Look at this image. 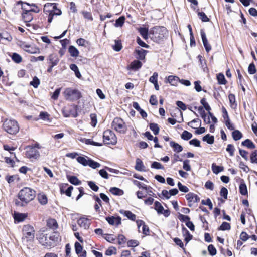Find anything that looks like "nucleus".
Wrapping results in <instances>:
<instances>
[{"label":"nucleus","instance_id":"1","mask_svg":"<svg viewBox=\"0 0 257 257\" xmlns=\"http://www.w3.org/2000/svg\"><path fill=\"white\" fill-rule=\"evenodd\" d=\"M35 196L36 192L34 190L29 187H24L18 193V197L19 200H15V204L19 207L26 206Z\"/></svg>","mask_w":257,"mask_h":257},{"label":"nucleus","instance_id":"2","mask_svg":"<svg viewBox=\"0 0 257 257\" xmlns=\"http://www.w3.org/2000/svg\"><path fill=\"white\" fill-rule=\"evenodd\" d=\"M38 239L44 247L51 248L54 247L58 241V235L56 234L48 235L45 233L40 234Z\"/></svg>","mask_w":257,"mask_h":257},{"label":"nucleus","instance_id":"3","mask_svg":"<svg viewBox=\"0 0 257 257\" xmlns=\"http://www.w3.org/2000/svg\"><path fill=\"white\" fill-rule=\"evenodd\" d=\"M57 4L47 3L44 6V12L48 15V22L50 23L52 22L54 15L59 16L61 14V11L57 8Z\"/></svg>","mask_w":257,"mask_h":257},{"label":"nucleus","instance_id":"4","mask_svg":"<svg viewBox=\"0 0 257 257\" xmlns=\"http://www.w3.org/2000/svg\"><path fill=\"white\" fill-rule=\"evenodd\" d=\"M4 130L11 135L16 134L19 131L18 122L15 120L6 119L3 124Z\"/></svg>","mask_w":257,"mask_h":257},{"label":"nucleus","instance_id":"5","mask_svg":"<svg viewBox=\"0 0 257 257\" xmlns=\"http://www.w3.org/2000/svg\"><path fill=\"white\" fill-rule=\"evenodd\" d=\"M152 39L157 43H160L165 37L167 30L164 27H155L153 28Z\"/></svg>","mask_w":257,"mask_h":257},{"label":"nucleus","instance_id":"6","mask_svg":"<svg viewBox=\"0 0 257 257\" xmlns=\"http://www.w3.org/2000/svg\"><path fill=\"white\" fill-rule=\"evenodd\" d=\"M23 239H26L27 241H31L35 237V230L33 226L30 225H24L22 229Z\"/></svg>","mask_w":257,"mask_h":257},{"label":"nucleus","instance_id":"7","mask_svg":"<svg viewBox=\"0 0 257 257\" xmlns=\"http://www.w3.org/2000/svg\"><path fill=\"white\" fill-rule=\"evenodd\" d=\"M64 96L67 100H78L81 97L80 92L77 89L71 88H66L64 92Z\"/></svg>","mask_w":257,"mask_h":257},{"label":"nucleus","instance_id":"8","mask_svg":"<svg viewBox=\"0 0 257 257\" xmlns=\"http://www.w3.org/2000/svg\"><path fill=\"white\" fill-rule=\"evenodd\" d=\"M112 127L115 131L120 133H125L126 131V126L123 120L118 117L114 119L112 123Z\"/></svg>","mask_w":257,"mask_h":257},{"label":"nucleus","instance_id":"9","mask_svg":"<svg viewBox=\"0 0 257 257\" xmlns=\"http://www.w3.org/2000/svg\"><path fill=\"white\" fill-rule=\"evenodd\" d=\"M103 138L104 143L106 144L115 145L117 143L115 135L110 130L104 132Z\"/></svg>","mask_w":257,"mask_h":257},{"label":"nucleus","instance_id":"10","mask_svg":"<svg viewBox=\"0 0 257 257\" xmlns=\"http://www.w3.org/2000/svg\"><path fill=\"white\" fill-rule=\"evenodd\" d=\"M26 156L27 158L30 159H37L39 158L40 153L39 151L36 149L35 147L28 146L27 147Z\"/></svg>","mask_w":257,"mask_h":257},{"label":"nucleus","instance_id":"11","mask_svg":"<svg viewBox=\"0 0 257 257\" xmlns=\"http://www.w3.org/2000/svg\"><path fill=\"white\" fill-rule=\"evenodd\" d=\"M22 9H23V11L30 13H38L40 11L39 9L34 4L30 5L27 3H24L22 4Z\"/></svg>","mask_w":257,"mask_h":257},{"label":"nucleus","instance_id":"12","mask_svg":"<svg viewBox=\"0 0 257 257\" xmlns=\"http://www.w3.org/2000/svg\"><path fill=\"white\" fill-rule=\"evenodd\" d=\"M186 198L188 201V206L192 207L193 203L200 201V198L195 194L190 192L186 195Z\"/></svg>","mask_w":257,"mask_h":257},{"label":"nucleus","instance_id":"13","mask_svg":"<svg viewBox=\"0 0 257 257\" xmlns=\"http://www.w3.org/2000/svg\"><path fill=\"white\" fill-rule=\"evenodd\" d=\"M59 60L58 55L54 53L50 54L47 59L48 64L53 66L57 65Z\"/></svg>","mask_w":257,"mask_h":257},{"label":"nucleus","instance_id":"14","mask_svg":"<svg viewBox=\"0 0 257 257\" xmlns=\"http://www.w3.org/2000/svg\"><path fill=\"white\" fill-rule=\"evenodd\" d=\"M201 36L202 40L203 42V45L207 52H209L211 50V46L208 42V40L206 38V34L203 30H201Z\"/></svg>","mask_w":257,"mask_h":257},{"label":"nucleus","instance_id":"15","mask_svg":"<svg viewBox=\"0 0 257 257\" xmlns=\"http://www.w3.org/2000/svg\"><path fill=\"white\" fill-rule=\"evenodd\" d=\"M78 224L81 227L85 229H88L90 225L89 219L85 217H81L78 220Z\"/></svg>","mask_w":257,"mask_h":257},{"label":"nucleus","instance_id":"16","mask_svg":"<svg viewBox=\"0 0 257 257\" xmlns=\"http://www.w3.org/2000/svg\"><path fill=\"white\" fill-rule=\"evenodd\" d=\"M106 220L108 222V223L110 225H118L121 224V219L120 217H114V216H110V217H106Z\"/></svg>","mask_w":257,"mask_h":257},{"label":"nucleus","instance_id":"17","mask_svg":"<svg viewBox=\"0 0 257 257\" xmlns=\"http://www.w3.org/2000/svg\"><path fill=\"white\" fill-rule=\"evenodd\" d=\"M142 66V63L140 61L134 60L132 62H131L130 65L127 67V69H132L136 71L141 68Z\"/></svg>","mask_w":257,"mask_h":257},{"label":"nucleus","instance_id":"18","mask_svg":"<svg viewBox=\"0 0 257 257\" xmlns=\"http://www.w3.org/2000/svg\"><path fill=\"white\" fill-rule=\"evenodd\" d=\"M75 249L76 254L79 255L80 257H86V251L85 250L82 252V253L81 254H80V253L82 251L83 247L79 242H75Z\"/></svg>","mask_w":257,"mask_h":257},{"label":"nucleus","instance_id":"19","mask_svg":"<svg viewBox=\"0 0 257 257\" xmlns=\"http://www.w3.org/2000/svg\"><path fill=\"white\" fill-rule=\"evenodd\" d=\"M76 111L75 107L74 106L72 108H65V109L63 111V114L64 116L66 117H69L71 115H73L74 117H76L77 116V114L75 113H72V111Z\"/></svg>","mask_w":257,"mask_h":257},{"label":"nucleus","instance_id":"20","mask_svg":"<svg viewBox=\"0 0 257 257\" xmlns=\"http://www.w3.org/2000/svg\"><path fill=\"white\" fill-rule=\"evenodd\" d=\"M135 52L137 56L136 58L139 60H143L145 58L146 54L147 51L143 49H136Z\"/></svg>","mask_w":257,"mask_h":257},{"label":"nucleus","instance_id":"21","mask_svg":"<svg viewBox=\"0 0 257 257\" xmlns=\"http://www.w3.org/2000/svg\"><path fill=\"white\" fill-rule=\"evenodd\" d=\"M27 217V214L25 213H15L14 219L17 222L23 221Z\"/></svg>","mask_w":257,"mask_h":257},{"label":"nucleus","instance_id":"22","mask_svg":"<svg viewBox=\"0 0 257 257\" xmlns=\"http://www.w3.org/2000/svg\"><path fill=\"white\" fill-rule=\"evenodd\" d=\"M89 159L87 156H79L77 158V162L84 166H88Z\"/></svg>","mask_w":257,"mask_h":257},{"label":"nucleus","instance_id":"23","mask_svg":"<svg viewBox=\"0 0 257 257\" xmlns=\"http://www.w3.org/2000/svg\"><path fill=\"white\" fill-rule=\"evenodd\" d=\"M120 213L122 214H123L124 216H126L129 219L134 221L136 219V216L135 214H133L130 211H126L124 210H121L120 211Z\"/></svg>","mask_w":257,"mask_h":257},{"label":"nucleus","instance_id":"24","mask_svg":"<svg viewBox=\"0 0 257 257\" xmlns=\"http://www.w3.org/2000/svg\"><path fill=\"white\" fill-rule=\"evenodd\" d=\"M37 199L38 200L39 202L41 205H46L48 202V199L46 195L43 193L38 194Z\"/></svg>","mask_w":257,"mask_h":257},{"label":"nucleus","instance_id":"25","mask_svg":"<svg viewBox=\"0 0 257 257\" xmlns=\"http://www.w3.org/2000/svg\"><path fill=\"white\" fill-rule=\"evenodd\" d=\"M182 233L185 236V241L187 243L190 240L192 239L193 236L190 233L189 231L184 227L182 228Z\"/></svg>","mask_w":257,"mask_h":257},{"label":"nucleus","instance_id":"26","mask_svg":"<svg viewBox=\"0 0 257 257\" xmlns=\"http://www.w3.org/2000/svg\"><path fill=\"white\" fill-rule=\"evenodd\" d=\"M170 146L173 148V150L175 152L179 153L183 150V147L179 144L174 141H171L170 142Z\"/></svg>","mask_w":257,"mask_h":257},{"label":"nucleus","instance_id":"27","mask_svg":"<svg viewBox=\"0 0 257 257\" xmlns=\"http://www.w3.org/2000/svg\"><path fill=\"white\" fill-rule=\"evenodd\" d=\"M241 145L243 146L246 147L249 149H254L255 148V144L250 139H247L244 141L242 142Z\"/></svg>","mask_w":257,"mask_h":257},{"label":"nucleus","instance_id":"28","mask_svg":"<svg viewBox=\"0 0 257 257\" xmlns=\"http://www.w3.org/2000/svg\"><path fill=\"white\" fill-rule=\"evenodd\" d=\"M67 178L68 181L73 185H78L81 184V181H80L76 176L67 175Z\"/></svg>","mask_w":257,"mask_h":257},{"label":"nucleus","instance_id":"29","mask_svg":"<svg viewBox=\"0 0 257 257\" xmlns=\"http://www.w3.org/2000/svg\"><path fill=\"white\" fill-rule=\"evenodd\" d=\"M135 169L139 171H144V166L142 160L137 158L136 160Z\"/></svg>","mask_w":257,"mask_h":257},{"label":"nucleus","instance_id":"30","mask_svg":"<svg viewBox=\"0 0 257 257\" xmlns=\"http://www.w3.org/2000/svg\"><path fill=\"white\" fill-rule=\"evenodd\" d=\"M22 17L25 22H30L33 20V16L31 13L23 11Z\"/></svg>","mask_w":257,"mask_h":257},{"label":"nucleus","instance_id":"31","mask_svg":"<svg viewBox=\"0 0 257 257\" xmlns=\"http://www.w3.org/2000/svg\"><path fill=\"white\" fill-rule=\"evenodd\" d=\"M47 225L48 227L52 229H55L58 227L57 221L54 219H49L47 221Z\"/></svg>","mask_w":257,"mask_h":257},{"label":"nucleus","instance_id":"32","mask_svg":"<svg viewBox=\"0 0 257 257\" xmlns=\"http://www.w3.org/2000/svg\"><path fill=\"white\" fill-rule=\"evenodd\" d=\"M68 51L71 56L76 57L79 55V51L74 46H70L69 47Z\"/></svg>","mask_w":257,"mask_h":257},{"label":"nucleus","instance_id":"33","mask_svg":"<svg viewBox=\"0 0 257 257\" xmlns=\"http://www.w3.org/2000/svg\"><path fill=\"white\" fill-rule=\"evenodd\" d=\"M180 80L179 77L174 76H169L168 77L167 81L170 83L172 85L175 86L177 85V83L178 81Z\"/></svg>","mask_w":257,"mask_h":257},{"label":"nucleus","instance_id":"34","mask_svg":"<svg viewBox=\"0 0 257 257\" xmlns=\"http://www.w3.org/2000/svg\"><path fill=\"white\" fill-rule=\"evenodd\" d=\"M125 18L124 16H121L116 20L114 26L115 27H122L124 23Z\"/></svg>","mask_w":257,"mask_h":257},{"label":"nucleus","instance_id":"35","mask_svg":"<svg viewBox=\"0 0 257 257\" xmlns=\"http://www.w3.org/2000/svg\"><path fill=\"white\" fill-rule=\"evenodd\" d=\"M232 136L234 140L238 141L242 137V134L239 130H234L232 133Z\"/></svg>","mask_w":257,"mask_h":257},{"label":"nucleus","instance_id":"36","mask_svg":"<svg viewBox=\"0 0 257 257\" xmlns=\"http://www.w3.org/2000/svg\"><path fill=\"white\" fill-rule=\"evenodd\" d=\"M202 140L203 141L206 142L209 144H212L214 143V137L213 136L207 134L203 137Z\"/></svg>","mask_w":257,"mask_h":257},{"label":"nucleus","instance_id":"37","mask_svg":"<svg viewBox=\"0 0 257 257\" xmlns=\"http://www.w3.org/2000/svg\"><path fill=\"white\" fill-rule=\"evenodd\" d=\"M150 128L152 131L153 132L154 134L156 135H158L159 133L160 128L158 126V125L155 123H151L150 124Z\"/></svg>","mask_w":257,"mask_h":257},{"label":"nucleus","instance_id":"38","mask_svg":"<svg viewBox=\"0 0 257 257\" xmlns=\"http://www.w3.org/2000/svg\"><path fill=\"white\" fill-rule=\"evenodd\" d=\"M110 192L113 195H121L123 194L122 190L117 187H112L110 189Z\"/></svg>","mask_w":257,"mask_h":257},{"label":"nucleus","instance_id":"39","mask_svg":"<svg viewBox=\"0 0 257 257\" xmlns=\"http://www.w3.org/2000/svg\"><path fill=\"white\" fill-rule=\"evenodd\" d=\"M139 31L142 37L145 40L148 39V29L141 27L139 29Z\"/></svg>","mask_w":257,"mask_h":257},{"label":"nucleus","instance_id":"40","mask_svg":"<svg viewBox=\"0 0 257 257\" xmlns=\"http://www.w3.org/2000/svg\"><path fill=\"white\" fill-rule=\"evenodd\" d=\"M223 167L216 165L215 163L212 165V170L213 172L216 174H218L221 171H223Z\"/></svg>","mask_w":257,"mask_h":257},{"label":"nucleus","instance_id":"41","mask_svg":"<svg viewBox=\"0 0 257 257\" xmlns=\"http://www.w3.org/2000/svg\"><path fill=\"white\" fill-rule=\"evenodd\" d=\"M155 209L157 211L159 214L163 213L164 208L161 204L158 201L155 202Z\"/></svg>","mask_w":257,"mask_h":257},{"label":"nucleus","instance_id":"42","mask_svg":"<svg viewBox=\"0 0 257 257\" xmlns=\"http://www.w3.org/2000/svg\"><path fill=\"white\" fill-rule=\"evenodd\" d=\"M181 138L184 140H188L192 137V134L187 131H184L181 136Z\"/></svg>","mask_w":257,"mask_h":257},{"label":"nucleus","instance_id":"43","mask_svg":"<svg viewBox=\"0 0 257 257\" xmlns=\"http://www.w3.org/2000/svg\"><path fill=\"white\" fill-rule=\"evenodd\" d=\"M217 79L218 83L220 84H225L227 82L224 75L222 73H219L217 76Z\"/></svg>","mask_w":257,"mask_h":257},{"label":"nucleus","instance_id":"44","mask_svg":"<svg viewBox=\"0 0 257 257\" xmlns=\"http://www.w3.org/2000/svg\"><path fill=\"white\" fill-rule=\"evenodd\" d=\"M231 228L230 225L229 223L223 222L222 224L220 226V227L218 228L219 230H230Z\"/></svg>","mask_w":257,"mask_h":257},{"label":"nucleus","instance_id":"45","mask_svg":"<svg viewBox=\"0 0 257 257\" xmlns=\"http://www.w3.org/2000/svg\"><path fill=\"white\" fill-rule=\"evenodd\" d=\"M40 81L38 78L37 76H34L33 80L30 82V84L33 86L35 88H37L40 85Z\"/></svg>","mask_w":257,"mask_h":257},{"label":"nucleus","instance_id":"46","mask_svg":"<svg viewBox=\"0 0 257 257\" xmlns=\"http://www.w3.org/2000/svg\"><path fill=\"white\" fill-rule=\"evenodd\" d=\"M12 59L15 62L17 63H20L22 60L21 56L16 53H14L13 54Z\"/></svg>","mask_w":257,"mask_h":257},{"label":"nucleus","instance_id":"47","mask_svg":"<svg viewBox=\"0 0 257 257\" xmlns=\"http://www.w3.org/2000/svg\"><path fill=\"white\" fill-rule=\"evenodd\" d=\"M239 192L242 195H245L247 194V187L244 183H242L240 185Z\"/></svg>","mask_w":257,"mask_h":257},{"label":"nucleus","instance_id":"48","mask_svg":"<svg viewBox=\"0 0 257 257\" xmlns=\"http://www.w3.org/2000/svg\"><path fill=\"white\" fill-rule=\"evenodd\" d=\"M0 34H1V39L6 40L8 41H11L12 39V37L7 32H2V33H0Z\"/></svg>","mask_w":257,"mask_h":257},{"label":"nucleus","instance_id":"49","mask_svg":"<svg viewBox=\"0 0 257 257\" xmlns=\"http://www.w3.org/2000/svg\"><path fill=\"white\" fill-rule=\"evenodd\" d=\"M132 182L134 185L138 186L139 188H142L146 190H148V187L146 185L142 184L141 182L136 180H133Z\"/></svg>","mask_w":257,"mask_h":257},{"label":"nucleus","instance_id":"50","mask_svg":"<svg viewBox=\"0 0 257 257\" xmlns=\"http://www.w3.org/2000/svg\"><path fill=\"white\" fill-rule=\"evenodd\" d=\"M89 162L88 166L93 169H96L100 166V164L99 163L95 162L91 159H89Z\"/></svg>","mask_w":257,"mask_h":257},{"label":"nucleus","instance_id":"51","mask_svg":"<svg viewBox=\"0 0 257 257\" xmlns=\"http://www.w3.org/2000/svg\"><path fill=\"white\" fill-rule=\"evenodd\" d=\"M201 104L203 106L204 108L207 111H209L211 110V108L210 105L208 104V103L206 102V99L204 98H203L201 101H200Z\"/></svg>","mask_w":257,"mask_h":257},{"label":"nucleus","instance_id":"52","mask_svg":"<svg viewBox=\"0 0 257 257\" xmlns=\"http://www.w3.org/2000/svg\"><path fill=\"white\" fill-rule=\"evenodd\" d=\"M113 49L118 52L122 49V45L120 41L118 40H115V44L113 46Z\"/></svg>","mask_w":257,"mask_h":257},{"label":"nucleus","instance_id":"53","mask_svg":"<svg viewBox=\"0 0 257 257\" xmlns=\"http://www.w3.org/2000/svg\"><path fill=\"white\" fill-rule=\"evenodd\" d=\"M198 15L199 17V18L204 22H207L209 21V19L207 17V16L206 15V14L203 12H198Z\"/></svg>","mask_w":257,"mask_h":257},{"label":"nucleus","instance_id":"54","mask_svg":"<svg viewBox=\"0 0 257 257\" xmlns=\"http://www.w3.org/2000/svg\"><path fill=\"white\" fill-rule=\"evenodd\" d=\"M151 168L156 169H164V166L158 162H153L151 164Z\"/></svg>","mask_w":257,"mask_h":257},{"label":"nucleus","instance_id":"55","mask_svg":"<svg viewBox=\"0 0 257 257\" xmlns=\"http://www.w3.org/2000/svg\"><path fill=\"white\" fill-rule=\"evenodd\" d=\"M248 71L250 74H254L256 72V69L254 63H252L249 65Z\"/></svg>","mask_w":257,"mask_h":257},{"label":"nucleus","instance_id":"56","mask_svg":"<svg viewBox=\"0 0 257 257\" xmlns=\"http://www.w3.org/2000/svg\"><path fill=\"white\" fill-rule=\"evenodd\" d=\"M235 151L234 147L232 144H228L226 148V151H227L231 156L234 155V152Z\"/></svg>","mask_w":257,"mask_h":257},{"label":"nucleus","instance_id":"57","mask_svg":"<svg viewBox=\"0 0 257 257\" xmlns=\"http://www.w3.org/2000/svg\"><path fill=\"white\" fill-rule=\"evenodd\" d=\"M177 185L180 191L185 193L188 192L189 191L188 188L186 186L183 185L180 182L178 183Z\"/></svg>","mask_w":257,"mask_h":257},{"label":"nucleus","instance_id":"58","mask_svg":"<svg viewBox=\"0 0 257 257\" xmlns=\"http://www.w3.org/2000/svg\"><path fill=\"white\" fill-rule=\"evenodd\" d=\"M208 250L209 254L212 256L215 255L216 254V249L212 244L209 245L208 246Z\"/></svg>","mask_w":257,"mask_h":257},{"label":"nucleus","instance_id":"59","mask_svg":"<svg viewBox=\"0 0 257 257\" xmlns=\"http://www.w3.org/2000/svg\"><path fill=\"white\" fill-rule=\"evenodd\" d=\"M82 14L85 19H88L90 21L93 20V19L92 14L90 12L87 11H83L82 12Z\"/></svg>","mask_w":257,"mask_h":257},{"label":"nucleus","instance_id":"60","mask_svg":"<svg viewBox=\"0 0 257 257\" xmlns=\"http://www.w3.org/2000/svg\"><path fill=\"white\" fill-rule=\"evenodd\" d=\"M250 160L252 163H257V150H255L251 153Z\"/></svg>","mask_w":257,"mask_h":257},{"label":"nucleus","instance_id":"61","mask_svg":"<svg viewBox=\"0 0 257 257\" xmlns=\"http://www.w3.org/2000/svg\"><path fill=\"white\" fill-rule=\"evenodd\" d=\"M116 248L114 247H111L107 249L105 251V255L109 256L112 254H116Z\"/></svg>","mask_w":257,"mask_h":257},{"label":"nucleus","instance_id":"62","mask_svg":"<svg viewBox=\"0 0 257 257\" xmlns=\"http://www.w3.org/2000/svg\"><path fill=\"white\" fill-rule=\"evenodd\" d=\"M90 118H91V124L92 126L95 127L97 122L96 114H91Z\"/></svg>","mask_w":257,"mask_h":257},{"label":"nucleus","instance_id":"63","mask_svg":"<svg viewBox=\"0 0 257 257\" xmlns=\"http://www.w3.org/2000/svg\"><path fill=\"white\" fill-rule=\"evenodd\" d=\"M158 73L157 72H154L153 75L150 77L149 81L153 84L156 83V82H158Z\"/></svg>","mask_w":257,"mask_h":257},{"label":"nucleus","instance_id":"64","mask_svg":"<svg viewBox=\"0 0 257 257\" xmlns=\"http://www.w3.org/2000/svg\"><path fill=\"white\" fill-rule=\"evenodd\" d=\"M220 194L221 196H222L224 199H226L227 198L228 195V190L225 188L223 187L220 190Z\"/></svg>","mask_w":257,"mask_h":257}]
</instances>
